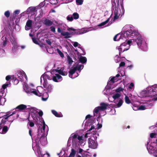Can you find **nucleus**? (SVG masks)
Listing matches in <instances>:
<instances>
[{
    "label": "nucleus",
    "instance_id": "f8f14e48",
    "mask_svg": "<svg viewBox=\"0 0 157 157\" xmlns=\"http://www.w3.org/2000/svg\"><path fill=\"white\" fill-rule=\"evenodd\" d=\"M109 105L108 103H105L104 102H101L100 104V106H99L100 109V111H103L106 110L107 107Z\"/></svg>",
    "mask_w": 157,
    "mask_h": 157
},
{
    "label": "nucleus",
    "instance_id": "a19ab883",
    "mask_svg": "<svg viewBox=\"0 0 157 157\" xmlns=\"http://www.w3.org/2000/svg\"><path fill=\"white\" fill-rule=\"evenodd\" d=\"M76 2L77 5H81L82 4L83 2V0H76Z\"/></svg>",
    "mask_w": 157,
    "mask_h": 157
},
{
    "label": "nucleus",
    "instance_id": "f03ea898",
    "mask_svg": "<svg viewBox=\"0 0 157 157\" xmlns=\"http://www.w3.org/2000/svg\"><path fill=\"white\" fill-rule=\"evenodd\" d=\"M136 38L134 39V42L136 43L138 47L143 50L146 48V43L143 42V40L141 36L138 33V34L135 36Z\"/></svg>",
    "mask_w": 157,
    "mask_h": 157
},
{
    "label": "nucleus",
    "instance_id": "58836bf2",
    "mask_svg": "<svg viewBox=\"0 0 157 157\" xmlns=\"http://www.w3.org/2000/svg\"><path fill=\"white\" fill-rule=\"evenodd\" d=\"M133 42H134V39H132L130 40H129L127 42H125V43H127V45H131L132 44V43Z\"/></svg>",
    "mask_w": 157,
    "mask_h": 157
},
{
    "label": "nucleus",
    "instance_id": "8fccbe9b",
    "mask_svg": "<svg viewBox=\"0 0 157 157\" xmlns=\"http://www.w3.org/2000/svg\"><path fill=\"white\" fill-rule=\"evenodd\" d=\"M45 42L47 44H48V45H50V46L51 45L52 42L49 39H47L46 40Z\"/></svg>",
    "mask_w": 157,
    "mask_h": 157
},
{
    "label": "nucleus",
    "instance_id": "e433bc0d",
    "mask_svg": "<svg viewBox=\"0 0 157 157\" xmlns=\"http://www.w3.org/2000/svg\"><path fill=\"white\" fill-rule=\"evenodd\" d=\"M48 91V92H50L52 89V86L50 84L47 85L46 87H44Z\"/></svg>",
    "mask_w": 157,
    "mask_h": 157
},
{
    "label": "nucleus",
    "instance_id": "de8ad7c7",
    "mask_svg": "<svg viewBox=\"0 0 157 157\" xmlns=\"http://www.w3.org/2000/svg\"><path fill=\"white\" fill-rule=\"evenodd\" d=\"M67 19L68 21H71L73 20V18L72 16H70L69 15H68L67 16Z\"/></svg>",
    "mask_w": 157,
    "mask_h": 157
},
{
    "label": "nucleus",
    "instance_id": "72a5a7b5",
    "mask_svg": "<svg viewBox=\"0 0 157 157\" xmlns=\"http://www.w3.org/2000/svg\"><path fill=\"white\" fill-rule=\"evenodd\" d=\"M125 101L127 104H129L131 103V101H130L129 97L127 96H126L125 97Z\"/></svg>",
    "mask_w": 157,
    "mask_h": 157
},
{
    "label": "nucleus",
    "instance_id": "bf43d9fd",
    "mask_svg": "<svg viewBox=\"0 0 157 157\" xmlns=\"http://www.w3.org/2000/svg\"><path fill=\"white\" fill-rule=\"evenodd\" d=\"M125 65V63L124 62H121L119 66L120 67H123Z\"/></svg>",
    "mask_w": 157,
    "mask_h": 157
},
{
    "label": "nucleus",
    "instance_id": "2f4dec72",
    "mask_svg": "<svg viewBox=\"0 0 157 157\" xmlns=\"http://www.w3.org/2000/svg\"><path fill=\"white\" fill-rule=\"evenodd\" d=\"M56 51L61 58H63L64 57V56L63 53L59 48H57Z\"/></svg>",
    "mask_w": 157,
    "mask_h": 157
},
{
    "label": "nucleus",
    "instance_id": "393cba45",
    "mask_svg": "<svg viewBox=\"0 0 157 157\" xmlns=\"http://www.w3.org/2000/svg\"><path fill=\"white\" fill-rule=\"evenodd\" d=\"M36 9V8L35 7L31 6L28 8L27 11L33 13L35 12Z\"/></svg>",
    "mask_w": 157,
    "mask_h": 157
},
{
    "label": "nucleus",
    "instance_id": "ddd939ff",
    "mask_svg": "<svg viewBox=\"0 0 157 157\" xmlns=\"http://www.w3.org/2000/svg\"><path fill=\"white\" fill-rule=\"evenodd\" d=\"M54 71L52 70H51L50 71H48L44 73L45 76L46 77V78L50 80L52 79L51 77L49 76V75L52 76V75H53V73H54Z\"/></svg>",
    "mask_w": 157,
    "mask_h": 157
},
{
    "label": "nucleus",
    "instance_id": "b1692460",
    "mask_svg": "<svg viewBox=\"0 0 157 157\" xmlns=\"http://www.w3.org/2000/svg\"><path fill=\"white\" fill-rule=\"evenodd\" d=\"M52 113L56 117H61L63 116V115L61 116V114H59L58 112L55 110H52Z\"/></svg>",
    "mask_w": 157,
    "mask_h": 157
},
{
    "label": "nucleus",
    "instance_id": "423d86ee",
    "mask_svg": "<svg viewBox=\"0 0 157 157\" xmlns=\"http://www.w3.org/2000/svg\"><path fill=\"white\" fill-rule=\"evenodd\" d=\"M88 143L89 147L91 148L96 149L98 146L97 143L95 140H93L91 138H89L88 139Z\"/></svg>",
    "mask_w": 157,
    "mask_h": 157
},
{
    "label": "nucleus",
    "instance_id": "052dcab7",
    "mask_svg": "<svg viewBox=\"0 0 157 157\" xmlns=\"http://www.w3.org/2000/svg\"><path fill=\"white\" fill-rule=\"evenodd\" d=\"M12 78V76L11 77L10 75H8L6 76V79L7 81H9V80L10 79H11Z\"/></svg>",
    "mask_w": 157,
    "mask_h": 157
},
{
    "label": "nucleus",
    "instance_id": "69168bd1",
    "mask_svg": "<svg viewBox=\"0 0 157 157\" xmlns=\"http://www.w3.org/2000/svg\"><path fill=\"white\" fill-rule=\"evenodd\" d=\"M77 139L79 141H81L83 140V137L82 136H78L77 137Z\"/></svg>",
    "mask_w": 157,
    "mask_h": 157
},
{
    "label": "nucleus",
    "instance_id": "c9c22d12",
    "mask_svg": "<svg viewBox=\"0 0 157 157\" xmlns=\"http://www.w3.org/2000/svg\"><path fill=\"white\" fill-rule=\"evenodd\" d=\"M83 65L82 64H78L76 67H74L73 69H83Z\"/></svg>",
    "mask_w": 157,
    "mask_h": 157
},
{
    "label": "nucleus",
    "instance_id": "f704fd0d",
    "mask_svg": "<svg viewBox=\"0 0 157 157\" xmlns=\"http://www.w3.org/2000/svg\"><path fill=\"white\" fill-rule=\"evenodd\" d=\"M100 110V109L99 106H98L95 108L94 110V114L95 113H97L99 112V111ZM95 116V115H94Z\"/></svg>",
    "mask_w": 157,
    "mask_h": 157
},
{
    "label": "nucleus",
    "instance_id": "0eeeda50",
    "mask_svg": "<svg viewBox=\"0 0 157 157\" xmlns=\"http://www.w3.org/2000/svg\"><path fill=\"white\" fill-rule=\"evenodd\" d=\"M149 143V141L147 142V150L150 152L151 153L154 152V151L155 150V147H154L155 144L154 142L151 143L150 145H149L148 144Z\"/></svg>",
    "mask_w": 157,
    "mask_h": 157
},
{
    "label": "nucleus",
    "instance_id": "09e8293b",
    "mask_svg": "<svg viewBox=\"0 0 157 157\" xmlns=\"http://www.w3.org/2000/svg\"><path fill=\"white\" fill-rule=\"evenodd\" d=\"M145 106L144 105H141V106H139V110H144L145 109Z\"/></svg>",
    "mask_w": 157,
    "mask_h": 157
},
{
    "label": "nucleus",
    "instance_id": "79ce46f5",
    "mask_svg": "<svg viewBox=\"0 0 157 157\" xmlns=\"http://www.w3.org/2000/svg\"><path fill=\"white\" fill-rule=\"evenodd\" d=\"M44 84L43 86L44 87H46L47 85H48L49 84L48 83L47 80L46 79H44Z\"/></svg>",
    "mask_w": 157,
    "mask_h": 157
},
{
    "label": "nucleus",
    "instance_id": "774afa93",
    "mask_svg": "<svg viewBox=\"0 0 157 157\" xmlns=\"http://www.w3.org/2000/svg\"><path fill=\"white\" fill-rule=\"evenodd\" d=\"M73 45L75 47H77L78 45V43L77 42H74Z\"/></svg>",
    "mask_w": 157,
    "mask_h": 157
},
{
    "label": "nucleus",
    "instance_id": "0e129e2a",
    "mask_svg": "<svg viewBox=\"0 0 157 157\" xmlns=\"http://www.w3.org/2000/svg\"><path fill=\"white\" fill-rule=\"evenodd\" d=\"M134 86V85L133 83H131L129 86H128V88L130 89H132V87H133Z\"/></svg>",
    "mask_w": 157,
    "mask_h": 157
},
{
    "label": "nucleus",
    "instance_id": "cd10ccee",
    "mask_svg": "<svg viewBox=\"0 0 157 157\" xmlns=\"http://www.w3.org/2000/svg\"><path fill=\"white\" fill-rule=\"evenodd\" d=\"M73 18L75 19H78L79 17L78 14L76 12L74 13L73 14Z\"/></svg>",
    "mask_w": 157,
    "mask_h": 157
},
{
    "label": "nucleus",
    "instance_id": "20e7f679",
    "mask_svg": "<svg viewBox=\"0 0 157 157\" xmlns=\"http://www.w3.org/2000/svg\"><path fill=\"white\" fill-rule=\"evenodd\" d=\"M9 117V116L6 114L2 117V118L1 122L0 123V126L2 127V126L5 125L6 124H8L10 123L11 121L12 120L8 121V119Z\"/></svg>",
    "mask_w": 157,
    "mask_h": 157
},
{
    "label": "nucleus",
    "instance_id": "c03bdc74",
    "mask_svg": "<svg viewBox=\"0 0 157 157\" xmlns=\"http://www.w3.org/2000/svg\"><path fill=\"white\" fill-rule=\"evenodd\" d=\"M91 117V116L90 115H88L86 117V119H88L87 121H88L89 122H91L92 121V120L90 118Z\"/></svg>",
    "mask_w": 157,
    "mask_h": 157
},
{
    "label": "nucleus",
    "instance_id": "1a4fd4ad",
    "mask_svg": "<svg viewBox=\"0 0 157 157\" xmlns=\"http://www.w3.org/2000/svg\"><path fill=\"white\" fill-rule=\"evenodd\" d=\"M46 139L44 136L42 135L40 137H39L38 134L36 139V141H40V143L43 145H44L46 144Z\"/></svg>",
    "mask_w": 157,
    "mask_h": 157
},
{
    "label": "nucleus",
    "instance_id": "9d476101",
    "mask_svg": "<svg viewBox=\"0 0 157 157\" xmlns=\"http://www.w3.org/2000/svg\"><path fill=\"white\" fill-rule=\"evenodd\" d=\"M13 121V120H12V121H11L10 123L9 124L6 125H5L2 126V134H5L8 131L9 128H10V125Z\"/></svg>",
    "mask_w": 157,
    "mask_h": 157
},
{
    "label": "nucleus",
    "instance_id": "a878e982",
    "mask_svg": "<svg viewBox=\"0 0 157 157\" xmlns=\"http://www.w3.org/2000/svg\"><path fill=\"white\" fill-rule=\"evenodd\" d=\"M123 101L121 99L119 100V101L118 104L117 105H115L114 106L115 108L120 107L122 105Z\"/></svg>",
    "mask_w": 157,
    "mask_h": 157
},
{
    "label": "nucleus",
    "instance_id": "ea45409f",
    "mask_svg": "<svg viewBox=\"0 0 157 157\" xmlns=\"http://www.w3.org/2000/svg\"><path fill=\"white\" fill-rule=\"evenodd\" d=\"M118 80V79L116 78V77H112L110 80V81L112 82L113 83L117 82Z\"/></svg>",
    "mask_w": 157,
    "mask_h": 157
},
{
    "label": "nucleus",
    "instance_id": "49530a36",
    "mask_svg": "<svg viewBox=\"0 0 157 157\" xmlns=\"http://www.w3.org/2000/svg\"><path fill=\"white\" fill-rule=\"evenodd\" d=\"M5 15L7 18L10 17V13L9 11H6L4 13Z\"/></svg>",
    "mask_w": 157,
    "mask_h": 157
},
{
    "label": "nucleus",
    "instance_id": "2eb2a0df",
    "mask_svg": "<svg viewBox=\"0 0 157 157\" xmlns=\"http://www.w3.org/2000/svg\"><path fill=\"white\" fill-rule=\"evenodd\" d=\"M43 23L46 26H50L52 25L53 23L51 20L46 19L44 21Z\"/></svg>",
    "mask_w": 157,
    "mask_h": 157
},
{
    "label": "nucleus",
    "instance_id": "6e6552de",
    "mask_svg": "<svg viewBox=\"0 0 157 157\" xmlns=\"http://www.w3.org/2000/svg\"><path fill=\"white\" fill-rule=\"evenodd\" d=\"M67 30L69 32H71V31H73L74 32V35H80L82 34L85 33V30H78L72 28H68Z\"/></svg>",
    "mask_w": 157,
    "mask_h": 157
},
{
    "label": "nucleus",
    "instance_id": "6ab92c4d",
    "mask_svg": "<svg viewBox=\"0 0 157 157\" xmlns=\"http://www.w3.org/2000/svg\"><path fill=\"white\" fill-rule=\"evenodd\" d=\"M127 45V43H125V42H124L122 43L121 45L120 46L122 48V49L124 50V51H126L128 50L129 49V46H128L127 47H126V46Z\"/></svg>",
    "mask_w": 157,
    "mask_h": 157
},
{
    "label": "nucleus",
    "instance_id": "7c9ffc66",
    "mask_svg": "<svg viewBox=\"0 0 157 157\" xmlns=\"http://www.w3.org/2000/svg\"><path fill=\"white\" fill-rule=\"evenodd\" d=\"M109 18L105 21L103 22H102L101 23H100V24H99L98 25V26L100 27V26H102L105 25L109 21Z\"/></svg>",
    "mask_w": 157,
    "mask_h": 157
},
{
    "label": "nucleus",
    "instance_id": "c756f323",
    "mask_svg": "<svg viewBox=\"0 0 157 157\" xmlns=\"http://www.w3.org/2000/svg\"><path fill=\"white\" fill-rule=\"evenodd\" d=\"M67 57L68 63L70 64H72V63L73 62L72 58L69 55L67 56Z\"/></svg>",
    "mask_w": 157,
    "mask_h": 157
},
{
    "label": "nucleus",
    "instance_id": "4d7b16f0",
    "mask_svg": "<svg viewBox=\"0 0 157 157\" xmlns=\"http://www.w3.org/2000/svg\"><path fill=\"white\" fill-rule=\"evenodd\" d=\"M7 41L6 39H5L2 43V47H5L6 46L7 44Z\"/></svg>",
    "mask_w": 157,
    "mask_h": 157
},
{
    "label": "nucleus",
    "instance_id": "4c0bfd02",
    "mask_svg": "<svg viewBox=\"0 0 157 157\" xmlns=\"http://www.w3.org/2000/svg\"><path fill=\"white\" fill-rule=\"evenodd\" d=\"M20 13V11L18 10H15L13 14V16L14 17L18 15Z\"/></svg>",
    "mask_w": 157,
    "mask_h": 157
},
{
    "label": "nucleus",
    "instance_id": "864d4df0",
    "mask_svg": "<svg viewBox=\"0 0 157 157\" xmlns=\"http://www.w3.org/2000/svg\"><path fill=\"white\" fill-rule=\"evenodd\" d=\"M50 29H51V31L53 32L54 33H55L56 32V29L55 27L53 26H52L50 27Z\"/></svg>",
    "mask_w": 157,
    "mask_h": 157
},
{
    "label": "nucleus",
    "instance_id": "dca6fc26",
    "mask_svg": "<svg viewBox=\"0 0 157 157\" xmlns=\"http://www.w3.org/2000/svg\"><path fill=\"white\" fill-rule=\"evenodd\" d=\"M116 11L114 12V16L113 18V21H115V20L116 19H117L119 17H121L122 16V15H120V14H119L118 13V11H117L116 9H115Z\"/></svg>",
    "mask_w": 157,
    "mask_h": 157
},
{
    "label": "nucleus",
    "instance_id": "37998d69",
    "mask_svg": "<svg viewBox=\"0 0 157 157\" xmlns=\"http://www.w3.org/2000/svg\"><path fill=\"white\" fill-rule=\"evenodd\" d=\"M124 69H120V71H118L121 74V76H123L125 75V73L124 71Z\"/></svg>",
    "mask_w": 157,
    "mask_h": 157
},
{
    "label": "nucleus",
    "instance_id": "bb28decb",
    "mask_svg": "<svg viewBox=\"0 0 157 157\" xmlns=\"http://www.w3.org/2000/svg\"><path fill=\"white\" fill-rule=\"evenodd\" d=\"M76 153V151L73 148L71 149V152L69 156L70 157H74Z\"/></svg>",
    "mask_w": 157,
    "mask_h": 157
},
{
    "label": "nucleus",
    "instance_id": "13d9d810",
    "mask_svg": "<svg viewBox=\"0 0 157 157\" xmlns=\"http://www.w3.org/2000/svg\"><path fill=\"white\" fill-rule=\"evenodd\" d=\"M152 90L154 91L157 92V85H155Z\"/></svg>",
    "mask_w": 157,
    "mask_h": 157
},
{
    "label": "nucleus",
    "instance_id": "473e14b6",
    "mask_svg": "<svg viewBox=\"0 0 157 157\" xmlns=\"http://www.w3.org/2000/svg\"><path fill=\"white\" fill-rule=\"evenodd\" d=\"M121 96V94L119 93H116L115 94L113 95L112 96L113 98L114 99H117L119 97Z\"/></svg>",
    "mask_w": 157,
    "mask_h": 157
},
{
    "label": "nucleus",
    "instance_id": "680f3d73",
    "mask_svg": "<svg viewBox=\"0 0 157 157\" xmlns=\"http://www.w3.org/2000/svg\"><path fill=\"white\" fill-rule=\"evenodd\" d=\"M95 128V127L94 125H92L91 126L90 128H89V129L87 131V132H90L91 130H92L93 129H94Z\"/></svg>",
    "mask_w": 157,
    "mask_h": 157
},
{
    "label": "nucleus",
    "instance_id": "3c124183",
    "mask_svg": "<svg viewBox=\"0 0 157 157\" xmlns=\"http://www.w3.org/2000/svg\"><path fill=\"white\" fill-rule=\"evenodd\" d=\"M153 94V90H152L151 91H150L149 92L148 95L149 97H154V94Z\"/></svg>",
    "mask_w": 157,
    "mask_h": 157
},
{
    "label": "nucleus",
    "instance_id": "412c9836",
    "mask_svg": "<svg viewBox=\"0 0 157 157\" xmlns=\"http://www.w3.org/2000/svg\"><path fill=\"white\" fill-rule=\"evenodd\" d=\"M17 75L19 77H23L24 75L25 76V74L24 72L23 71H21L20 70L18 71L17 72Z\"/></svg>",
    "mask_w": 157,
    "mask_h": 157
},
{
    "label": "nucleus",
    "instance_id": "4468645a",
    "mask_svg": "<svg viewBox=\"0 0 157 157\" xmlns=\"http://www.w3.org/2000/svg\"><path fill=\"white\" fill-rule=\"evenodd\" d=\"M32 26V21L31 20H28L26 23L25 28L26 30H28L30 29V28Z\"/></svg>",
    "mask_w": 157,
    "mask_h": 157
},
{
    "label": "nucleus",
    "instance_id": "338daca9",
    "mask_svg": "<svg viewBox=\"0 0 157 157\" xmlns=\"http://www.w3.org/2000/svg\"><path fill=\"white\" fill-rule=\"evenodd\" d=\"M29 125L31 127H33L34 125V124L33 122H29Z\"/></svg>",
    "mask_w": 157,
    "mask_h": 157
},
{
    "label": "nucleus",
    "instance_id": "f257e3e1",
    "mask_svg": "<svg viewBox=\"0 0 157 157\" xmlns=\"http://www.w3.org/2000/svg\"><path fill=\"white\" fill-rule=\"evenodd\" d=\"M52 70L54 71L53 74L55 73V74L52 76V79L56 82H59L62 80V77L60 75L65 76L67 74V71H63L61 69H52Z\"/></svg>",
    "mask_w": 157,
    "mask_h": 157
},
{
    "label": "nucleus",
    "instance_id": "5701e85b",
    "mask_svg": "<svg viewBox=\"0 0 157 157\" xmlns=\"http://www.w3.org/2000/svg\"><path fill=\"white\" fill-rule=\"evenodd\" d=\"M79 60L82 64L85 63L87 61L86 57L83 56H81L79 59Z\"/></svg>",
    "mask_w": 157,
    "mask_h": 157
},
{
    "label": "nucleus",
    "instance_id": "a211bd4d",
    "mask_svg": "<svg viewBox=\"0 0 157 157\" xmlns=\"http://www.w3.org/2000/svg\"><path fill=\"white\" fill-rule=\"evenodd\" d=\"M70 34L69 33L67 32H65L61 33V35L64 36V38L67 39L71 38V36H70Z\"/></svg>",
    "mask_w": 157,
    "mask_h": 157
},
{
    "label": "nucleus",
    "instance_id": "a18cd8bd",
    "mask_svg": "<svg viewBox=\"0 0 157 157\" xmlns=\"http://www.w3.org/2000/svg\"><path fill=\"white\" fill-rule=\"evenodd\" d=\"M118 50L119 52V56H120V57H121V54L122 52H124V50L122 49V48L120 46H119V48H118Z\"/></svg>",
    "mask_w": 157,
    "mask_h": 157
},
{
    "label": "nucleus",
    "instance_id": "e2e57ef3",
    "mask_svg": "<svg viewBox=\"0 0 157 157\" xmlns=\"http://www.w3.org/2000/svg\"><path fill=\"white\" fill-rule=\"evenodd\" d=\"M156 135V134L154 133H151L150 134V137L151 138H153Z\"/></svg>",
    "mask_w": 157,
    "mask_h": 157
},
{
    "label": "nucleus",
    "instance_id": "5fc2aeb1",
    "mask_svg": "<svg viewBox=\"0 0 157 157\" xmlns=\"http://www.w3.org/2000/svg\"><path fill=\"white\" fill-rule=\"evenodd\" d=\"M32 40H33V42L35 44H38V45L40 44H39L38 43V41H37V40H36V38H33Z\"/></svg>",
    "mask_w": 157,
    "mask_h": 157
},
{
    "label": "nucleus",
    "instance_id": "aec40b11",
    "mask_svg": "<svg viewBox=\"0 0 157 157\" xmlns=\"http://www.w3.org/2000/svg\"><path fill=\"white\" fill-rule=\"evenodd\" d=\"M11 80L12 81V82L15 85L17 84L19 82V80L17 79L16 77H15L14 76H12Z\"/></svg>",
    "mask_w": 157,
    "mask_h": 157
},
{
    "label": "nucleus",
    "instance_id": "f3484780",
    "mask_svg": "<svg viewBox=\"0 0 157 157\" xmlns=\"http://www.w3.org/2000/svg\"><path fill=\"white\" fill-rule=\"evenodd\" d=\"M82 69H70L69 71V76L70 78H74L73 77V75L74 74L75 72L78 70L79 72H80Z\"/></svg>",
    "mask_w": 157,
    "mask_h": 157
},
{
    "label": "nucleus",
    "instance_id": "7ed1b4c3",
    "mask_svg": "<svg viewBox=\"0 0 157 157\" xmlns=\"http://www.w3.org/2000/svg\"><path fill=\"white\" fill-rule=\"evenodd\" d=\"M138 32L136 30H132L131 29H128L124 33V36L125 35L128 37H131L132 38L135 36L136 35L138 34Z\"/></svg>",
    "mask_w": 157,
    "mask_h": 157
},
{
    "label": "nucleus",
    "instance_id": "4be33fe9",
    "mask_svg": "<svg viewBox=\"0 0 157 157\" xmlns=\"http://www.w3.org/2000/svg\"><path fill=\"white\" fill-rule=\"evenodd\" d=\"M71 137H70L69 140H71V137L72 138V142H74L75 141V140L77 138L78 135L75 134L73 135V134H72L71 135Z\"/></svg>",
    "mask_w": 157,
    "mask_h": 157
},
{
    "label": "nucleus",
    "instance_id": "c85d7f7f",
    "mask_svg": "<svg viewBox=\"0 0 157 157\" xmlns=\"http://www.w3.org/2000/svg\"><path fill=\"white\" fill-rule=\"evenodd\" d=\"M121 36L119 34H116L113 38V40L115 41L119 40Z\"/></svg>",
    "mask_w": 157,
    "mask_h": 157
},
{
    "label": "nucleus",
    "instance_id": "39448f33",
    "mask_svg": "<svg viewBox=\"0 0 157 157\" xmlns=\"http://www.w3.org/2000/svg\"><path fill=\"white\" fill-rule=\"evenodd\" d=\"M26 92L27 93L29 94H33L35 95L40 97L42 96L43 94L42 92H41L35 89H30L29 90H27Z\"/></svg>",
    "mask_w": 157,
    "mask_h": 157
},
{
    "label": "nucleus",
    "instance_id": "9b49d317",
    "mask_svg": "<svg viewBox=\"0 0 157 157\" xmlns=\"http://www.w3.org/2000/svg\"><path fill=\"white\" fill-rule=\"evenodd\" d=\"M27 108V106L24 104H21L17 106L16 108V111H21Z\"/></svg>",
    "mask_w": 157,
    "mask_h": 157
},
{
    "label": "nucleus",
    "instance_id": "6e6d98bb",
    "mask_svg": "<svg viewBox=\"0 0 157 157\" xmlns=\"http://www.w3.org/2000/svg\"><path fill=\"white\" fill-rule=\"evenodd\" d=\"M119 56L117 55H116V56H115V62L116 63L118 62H119Z\"/></svg>",
    "mask_w": 157,
    "mask_h": 157
},
{
    "label": "nucleus",
    "instance_id": "603ef678",
    "mask_svg": "<svg viewBox=\"0 0 157 157\" xmlns=\"http://www.w3.org/2000/svg\"><path fill=\"white\" fill-rule=\"evenodd\" d=\"M123 90V89L122 88L120 87L116 90V92H120L121 91H122Z\"/></svg>",
    "mask_w": 157,
    "mask_h": 157
}]
</instances>
